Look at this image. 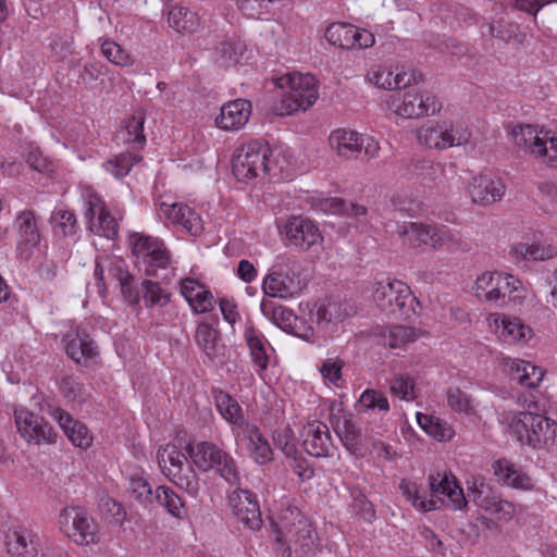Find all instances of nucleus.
Listing matches in <instances>:
<instances>
[{
  "mask_svg": "<svg viewBox=\"0 0 557 557\" xmlns=\"http://www.w3.org/2000/svg\"><path fill=\"white\" fill-rule=\"evenodd\" d=\"M146 114L144 110H136L131 117L125 121V129L127 133L126 141L144 145L146 136L144 134Z\"/></svg>",
  "mask_w": 557,
  "mask_h": 557,
  "instance_id": "c03bdc74",
  "label": "nucleus"
},
{
  "mask_svg": "<svg viewBox=\"0 0 557 557\" xmlns=\"http://www.w3.org/2000/svg\"><path fill=\"white\" fill-rule=\"evenodd\" d=\"M49 414L59 423L64 434L77 447L88 448L92 437L85 424L74 420L73 417L60 407H50Z\"/></svg>",
  "mask_w": 557,
  "mask_h": 557,
  "instance_id": "ddd939ff",
  "label": "nucleus"
},
{
  "mask_svg": "<svg viewBox=\"0 0 557 557\" xmlns=\"http://www.w3.org/2000/svg\"><path fill=\"white\" fill-rule=\"evenodd\" d=\"M540 137L536 128L531 124L517 125L512 128L510 136L517 147L533 156L546 152L547 135Z\"/></svg>",
  "mask_w": 557,
  "mask_h": 557,
  "instance_id": "6ab92c4d",
  "label": "nucleus"
},
{
  "mask_svg": "<svg viewBox=\"0 0 557 557\" xmlns=\"http://www.w3.org/2000/svg\"><path fill=\"white\" fill-rule=\"evenodd\" d=\"M529 447L557 454V422L542 414L534 435L529 436Z\"/></svg>",
  "mask_w": 557,
  "mask_h": 557,
  "instance_id": "4be33fe9",
  "label": "nucleus"
},
{
  "mask_svg": "<svg viewBox=\"0 0 557 557\" xmlns=\"http://www.w3.org/2000/svg\"><path fill=\"white\" fill-rule=\"evenodd\" d=\"M233 515L250 530L262 527L261 511L255 494L247 490H235L228 495Z\"/></svg>",
  "mask_w": 557,
  "mask_h": 557,
  "instance_id": "9d476101",
  "label": "nucleus"
},
{
  "mask_svg": "<svg viewBox=\"0 0 557 557\" xmlns=\"http://www.w3.org/2000/svg\"><path fill=\"white\" fill-rule=\"evenodd\" d=\"M66 355L77 364L89 367L98 357V347L92 338L79 330L70 331L64 336Z\"/></svg>",
  "mask_w": 557,
  "mask_h": 557,
  "instance_id": "9b49d317",
  "label": "nucleus"
},
{
  "mask_svg": "<svg viewBox=\"0 0 557 557\" xmlns=\"http://www.w3.org/2000/svg\"><path fill=\"white\" fill-rule=\"evenodd\" d=\"M131 243L133 246V252L138 258H141L143 261L147 259V257L151 256L158 247H161L163 244L158 238H153L151 236L138 235L134 234L131 237Z\"/></svg>",
  "mask_w": 557,
  "mask_h": 557,
  "instance_id": "5fc2aeb1",
  "label": "nucleus"
},
{
  "mask_svg": "<svg viewBox=\"0 0 557 557\" xmlns=\"http://www.w3.org/2000/svg\"><path fill=\"white\" fill-rule=\"evenodd\" d=\"M372 296L377 308L386 315L405 320L414 312L416 297L410 287L401 281L376 282Z\"/></svg>",
  "mask_w": 557,
  "mask_h": 557,
  "instance_id": "7ed1b4c3",
  "label": "nucleus"
},
{
  "mask_svg": "<svg viewBox=\"0 0 557 557\" xmlns=\"http://www.w3.org/2000/svg\"><path fill=\"white\" fill-rule=\"evenodd\" d=\"M417 339V332L413 327L394 325L383 334V344L389 348H400Z\"/></svg>",
  "mask_w": 557,
  "mask_h": 557,
  "instance_id": "ea45409f",
  "label": "nucleus"
},
{
  "mask_svg": "<svg viewBox=\"0 0 557 557\" xmlns=\"http://www.w3.org/2000/svg\"><path fill=\"white\" fill-rule=\"evenodd\" d=\"M518 382L527 387H535L543 379V372L540 368L530 362L520 361L515 369Z\"/></svg>",
  "mask_w": 557,
  "mask_h": 557,
  "instance_id": "3c124183",
  "label": "nucleus"
},
{
  "mask_svg": "<svg viewBox=\"0 0 557 557\" xmlns=\"http://www.w3.org/2000/svg\"><path fill=\"white\" fill-rule=\"evenodd\" d=\"M251 102L246 99H236L222 106L216 116L218 127L224 131H236L243 127L251 114Z\"/></svg>",
  "mask_w": 557,
  "mask_h": 557,
  "instance_id": "2eb2a0df",
  "label": "nucleus"
},
{
  "mask_svg": "<svg viewBox=\"0 0 557 557\" xmlns=\"http://www.w3.org/2000/svg\"><path fill=\"white\" fill-rule=\"evenodd\" d=\"M168 21L177 33H194L199 25L197 14L183 7H173L169 11Z\"/></svg>",
  "mask_w": 557,
  "mask_h": 557,
  "instance_id": "473e14b6",
  "label": "nucleus"
},
{
  "mask_svg": "<svg viewBox=\"0 0 557 557\" xmlns=\"http://www.w3.org/2000/svg\"><path fill=\"white\" fill-rule=\"evenodd\" d=\"M112 276L119 282L121 293L125 301L135 306L140 301V292L137 287L135 276L121 265L111 268Z\"/></svg>",
  "mask_w": 557,
  "mask_h": 557,
  "instance_id": "2f4dec72",
  "label": "nucleus"
},
{
  "mask_svg": "<svg viewBox=\"0 0 557 557\" xmlns=\"http://www.w3.org/2000/svg\"><path fill=\"white\" fill-rule=\"evenodd\" d=\"M430 487L435 496L443 495L447 497L454 509H463L468 504L462 488L457 484L454 478L450 479L444 475L440 479V474L437 478L430 476Z\"/></svg>",
  "mask_w": 557,
  "mask_h": 557,
  "instance_id": "b1692460",
  "label": "nucleus"
},
{
  "mask_svg": "<svg viewBox=\"0 0 557 557\" xmlns=\"http://www.w3.org/2000/svg\"><path fill=\"white\" fill-rule=\"evenodd\" d=\"M14 420L20 435L29 444L51 445L57 443L58 434L49 422L26 408L14 411Z\"/></svg>",
  "mask_w": 557,
  "mask_h": 557,
  "instance_id": "39448f33",
  "label": "nucleus"
},
{
  "mask_svg": "<svg viewBox=\"0 0 557 557\" xmlns=\"http://www.w3.org/2000/svg\"><path fill=\"white\" fill-rule=\"evenodd\" d=\"M262 289L270 297L290 298L297 293L294 281L286 274L272 271L262 282Z\"/></svg>",
  "mask_w": 557,
  "mask_h": 557,
  "instance_id": "bb28decb",
  "label": "nucleus"
},
{
  "mask_svg": "<svg viewBox=\"0 0 557 557\" xmlns=\"http://www.w3.org/2000/svg\"><path fill=\"white\" fill-rule=\"evenodd\" d=\"M245 338L253 363L259 368V371L267 370L269 358L265 351V339L263 335L258 333L255 327L250 326L245 332Z\"/></svg>",
  "mask_w": 557,
  "mask_h": 557,
  "instance_id": "c9c22d12",
  "label": "nucleus"
},
{
  "mask_svg": "<svg viewBox=\"0 0 557 557\" xmlns=\"http://www.w3.org/2000/svg\"><path fill=\"white\" fill-rule=\"evenodd\" d=\"M245 51V46L240 41H222L215 49L214 61L222 67H231L238 63Z\"/></svg>",
  "mask_w": 557,
  "mask_h": 557,
  "instance_id": "4c0bfd02",
  "label": "nucleus"
},
{
  "mask_svg": "<svg viewBox=\"0 0 557 557\" xmlns=\"http://www.w3.org/2000/svg\"><path fill=\"white\" fill-rule=\"evenodd\" d=\"M273 443L276 448L282 450V453L290 458L296 456L299 451L297 449L296 438L292 430L284 429L280 431H275L273 434Z\"/></svg>",
  "mask_w": 557,
  "mask_h": 557,
  "instance_id": "4d7b16f0",
  "label": "nucleus"
},
{
  "mask_svg": "<svg viewBox=\"0 0 557 557\" xmlns=\"http://www.w3.org/2000/svg\"><path fill=\"white\" fill-rule=\"evenodd\" d=\"M59 387L62 395L71 400L77 399L84 392V384L74 375L63 376L60 381Z\"/></svg>",
  "mask_w": 557,
  "mask_h": 557,
  "instance_id": "680f3d73",
  "label": "nucleus"
},
{
  "mask_svg": "<svg viewBox=\"0 0 557 557\" xmlns=\"http://www.w3.org/2000/svg\"><path fill=\"white\" fill-rule=\"evenodd\" d=\"M493 469L495 475L508 486L521 490L533 488L531 476L521 467L507 459L494 461Z\"/></svg>",
  "mask_w": 557,
  "mask_h": 557,
  "instance_id": "412c9836",
  "label": "nucleus"
},
{
  "mask_svg": "<svg viewBox=\"0 0 557 557\" xmlns=\"http://www.w3.org/2000/svg\"><path fill=\"white\" fill-rule=\"evenodd\" d=\"M89 231L95 235L114 239L119 233V224L107 208L104 212L98 216L96 223H91Z\"/></svg>",
  "mask_w": 557,
  "mask_h": 557,
  "instance_id": "09e8293b",
  "label": "nucleus"
},
{
  "mask_svg": "<svg viewBox=\"0 0 557 557\" xmlns=\"http://www.w3.org/2000/svg\"><path fill=\"white\" fill-rule=\"evenodd\" d=\"M468 190L474 203L488 206L504 197L506 187L500 180L480 175L472 178Z\"/></svg>",
  "mask_w": 557,
  "mask_h": 557,
  "instance_id": "4468645a",
  "label": "nucleus"
},
{
  "mask_svg": "<svg viewBox=\"0 0 557 557\" xmlns=\"http://www.w3.org/2000/svg\"><path fill=\"white\" fill-rule=\"evenodd\" d=\"M410 166H412V175H420L423 181L428 182H436L444 174L442 164L433 163L431 161L412 159L410 161Z\"/></svg>",
  "mask_w": 557,
  "mask_h": 557,
  "instance_id": "8fccbe9b",
  "label": "nucleus"
},
{
  "mask_svg": "<svg viewBox=\"0 0 557 557\" xmlns=\"http://www.w3.org/2000/svg\"><path fill=\"white\" fill-rule=\"evenodd\" d=\"M102 54L113 64L128 66L133 64L131 55L119 44L104 40L101 45Z\"/></svg>",
  "mask_w": 557,
  "mask_h": 557,
  "instance_id": "864d4df0",
  "label": "nucleus"
},
{
  "mask_svg": "<svg viewBox=\"0 0 557 557\" xmlns=\"http://www.w3.org/2000/svg\"><path fill=\"white\" fill-rule=\"evenodd\" d=\"M536 408L537 405L531 401L527 409L513 416L509 423L510 431L522 445L529 446V436H533L536 431L537 422L542 416V413L533 411Z\"/></svg>",
  "mask_w": 557,
  "mask_h": 557,
  "instance_id": "a211bd4d",
  "label": "nucleus"
},
{
  "mask_svg": "<svg viewBox=\"0 0 557 557\" xmlns=\"http://www.w3.org/2000/svg\"><path fill=\"white\" fill-rule=\"evenodd\" d=\"M519 26L515 23L497 21L488 25V33L492 37L499 38L504 41H510L517 36Z\"/></svg>",
  "mask_w": 557,
  "mask_h": 557,
  "instance_id": "69168bd1",
  "label": "nucleus"
},
{
  "mask_svg": "<svg viewBox=\"0 0 557 557\" xmlns=\"http://www.w3.org/2000/svg\"><path fill=\"white\" fill-rule=\"evenodd\" d=\"M213 301L212 293L202 286L198 293L195 294L194 299L189 305L197 313H203L213 308Z\"/></svg>",
  "mask_w": 557,
  "mask_h": 557,
  "instance_id": "774afa93",
  "label": "nucleus"
},
{
  "mask_svg": "<svg viewBox=\"0 0 557 557\" xmlns=\"http://www.w3.org/2000/svg\"><path fill=\"white\" fill-rule=\"evenodd\" d=\"M502 324V335L508 341L520 342L532 336L531 327L523 324L519 318L504 317Z\"/></svg>",
  "mask_w": 557,
  "mask_h": 557,
  "instance_id": "a19ab883",
  "label": "nucleus"
},
{
  "mask_svg": "<svg viewBox=\"0 0 557 557\" xmlns=\"http://www.w3.org/2000/svg\"><path fill=\"white\" fill-rule=\"evenodd\" d=\"M195 339L211 362H223L225 346L221 343L218 330L210 326L207 322H201L197 326Z\"/></svg>",
  "mask_w": 557,
  "mask_h": 557,
  "instance_id": "f3484780",
  "label": "nucleus"
},
{
  "mask_svg": "<svg viewBox=\"0 0 557 557\" xmlns=\"http://www.w3.org/2000/svg\"><path fill=\"white\" fill-rule=\"evenodd\" d=\"M141 160L140 156L132 153H121L114 160H109L104 163V168L115 177L126 176L134 164Z\"/></svg>",
  "mask_w": 557,
  "mask_h": 557,
  "instance_id": "49530a36",
  "label": "nucleus"
},
{
  "mask_svg": "<svg viewBox=\"0 0 557 557\" xmlns=\"http://www.w3.org/2000/svg\"><path fill=\"white\" fill-rule=\"evenodd\" d=\"M166 476L181 490L186 491L189 495L196 496L199 491L198 476L189 463L184 467L178 466L177 469H169Z\"/></svg>",
  "mask_w": 557,
  "mask_h": 557,
  "instance_id": "c756f323",
  "label": "nucleus"
},
{
  "mask_svg": "<svg viewBox=\"0 0 557 557\" xmlns=\"http://www.w3.org/2000/svg\"><path fill=\"white\" fill-rule=\"evenodd\" d=\"M447 404L457 412L468 413L471 411L470 399L468 395L459 388H449L447 391Z\"/></svg>",
  "mask_w": 557,
  "mask_h": 557,
  "instance_id": "0e129e2a",
  "label": "nucleus"
},
{
  "mask_svg": "<svg viewBox=\"0 0 557 557\" xmlns=\"http://www.w3.org/2000/svg\"><path fill=\"white\" fill-rule=\"evenodd\" d=\"M211 393L220 414L231 424L242 425L244 423V413L237 400L228 393L219 388H212Z\"/></svg>",
  "mask_w": 557,
  "mask_h": 557,
  "instance_id": "a878e982",
  "label": "nucleus"
},
{
  "mask_svg": "<svg viewBox=\"0 0 557 557\" xmlns=\"http://www.w3.org/2000/svg\"><path fill=\"white\" fill-rule=\"evenodd\" d=\"M354 25L333 23L325 29L326 40L343 49H350Z\"/></svg>",
  "mask_w": 557,
  "mask_h": 557,
  "instance_id": "79ce46f5",
  "label": "nucleus"
},
{
  "mask_svg": "<svg viewBox=\"0 0 557 557\" xmlns=\"http://www.w3.org/2000/svg\"><path fill=\"white\" fill-rule=\"evenodd\" d=\"M359 405L363 410L388 411L389 404L387 398L381 392L375 389H366L359 397Z\"/></svg>",
  "mask_w": 557,
  "mask_h": 557,
  "instance_id": "6e6d98bb",
  "label": "nucleus"
},
{
  "mask_svg": "<svg viewBox=\"0 0 557 557\" xmlns=\"http://www.w3.org/2000/svg\"><path fill=\"white\" fill-rule=\"evenodd\" d=\"M331 444V434L326 424H308L302 445L309 455L324 457L327 455Z\"/></svg>",
  "mask_w": 557,
  "mask_h": 557,
  "instance_id": "5701e85b",
  "label": "nucleus"
},
{
  "mask_svg": "<svg viewBox=\"0 0 557 557\" xmlns=\"http://www.w3.org/2000/svg\"><path fill=\"white\" fill-rule=\"evenodd\" d=\"M414 383L407 375H398L391 383V392L401 399H412Z\"/></svg>",
  "mask_w": 557,
  "mask_h": 557,
  "instance_id": "e2e57ef3",
  "label": "nucleus"
},
{
  "mask_svg": "<svg viewBox=\"0 0 557 557\" xmlns=\"http://www.w3.org/2000/svg\"><path fill=\"white\" fill-rule=\"evenodd\" d=\"M333 430L343 445L355 456H362L361 431L351 414H343V420L335 414L330 417Z\"/></svg>",
  "mask_w": 557,
  "mask_h": 557,
  "instance_id": "dca6fc26",
  "label": "nucleus"
},
{
  "mask_svg": "<svg viewBox=\"0 0 557 557\" xmlns=\"http://www.w3.org/2000/svg\"><path fill=\"white\" fill-rule=\"evenodd\" d=\"M276 86L287 88L272 107L274 114L284 116L306 111L318 99L317 81L310 74L290 73L276 79Z\"/></svg>",
  "mask_w": 557,
  "mask_h": 557,
  "instance_id": "f257e3e1",
  "label": "nucleus"
},
{
  "mask_svg": "<svg viewBox=\"0 0 557 557\" xmlns=\"http://www.w3.org/2000/svg\"><path fill=\"white\" fill-rule=\"evenodd\" d=\"M107 209L104 201L97 195H89L85 201L84 216L88 228L90 230L91 223H96Z\"/></svg>",
  "mask_w": 557,
  "mask_h": 557,
  "instance_id": "052dcab7",
  "label": "nucleus"
},
{
  "mask_svg": "<svg viewBox=\"0 0 557 557\" xmlns=\"http://www.w3.org/2000/svg\"><path fill=\"white\" fill-rule=\"evenodd\" d=\"M398 101L400 103L396 104L395 112L408 119L434 114L441 110V103L430 95L422 96L408 91Z\"/></svg>",
  "mask_w": 557,
  "mask_h": 557,
  "instance_id": "f8f14e48",
  "label": "nucleus"
},
{
  "mask_svg": "<svg viewBox=\"0 0 557 557\" xmlns=\"http://www.w3.org/2000/svg\"><path fill=\"white\" fill-rule=\"evenodd\" d=\"M502 272H484L476 281V296L487 302H499V280Z\"/></svg>",
  "mask_w": 557,
  "mask_h": 557,
  "instance_id": "f704fd0d",
  "label": "nucleus"
},
{
  "mask_svg": "<svg viewBox=\"0 0 557 557\" xmlns=\"http://www.w3.org/2000/svg\"><path fill=\"white\" fill-rule=\"evenodd\" d=\"M5 545L10 557H44L41 536L24 525L9 529Z\"/></svg>",
  "mask_w": 557,
  "mask_h": 557,
  "instance_id": "6e6552de",
  "label": "nucleus"
},
{
  "mask_svg": "<svg viewBox=\"0 0 557 557\" xmlns=\"http://www.w3.org/2000/svg\"><path fill=\"white\" fill-rule=\"evenodd\" d=\"M154 498L173 517L177 519L187 517L184 500L171 487L165 485L158 486Z\"/></svg>",
  "mask_w": 557,
  "mask_h": 557,
  "instance_id": "c85d7f7f",
  "label": "nucleus"
},
{
  "mask_svg": "<svg viewBox=\"0 0 557 557\" xmlns=\"http://www.w3.org/2000/svg\"><path fill=\"white\" fill-rule=\"evenodd\" d=\"M509 253L517 262L521 260L544 261L550 259L556 251L552 246L519 244L513 246Z\"/></svg>",
  "mask_w": 557,
  "mask_h": 557,
  "instance_id": "72a5a7b5",
  "label": "nucleus"
},
{
  "mask_svg": "<svg viewBox=\"0 0 557 557\" xmlns=\"http://www.w3.org/2000/svg\"><path fill=\"white\" fill-rule=\"evenodd\" d=\"M285 246L307 251L310 248L321 245L323 236L318 225L302 216H292L284 225Z\"/></svg>",
  "mask_w": 557,
  "mask_h": 557,
  "instance_id": "423d86ee",
  "label": "nucleus"
},
{
  "mask_svg": "<svg viewBox=\"0 0 557 557\" xmlns=\"http://www.w3.org/2000/svg\"><path fill=\"white\" fill-rule=\"evenodd\" d=\"M16 232V252L20 259L28 261L40 243V232L33 210H23L17 213L13 222Z\"/></svg>",
  "mask_w": 557,
  "mask_h": 557,
  "instance_id": "0eeeda50",
  "label": "nucleus"
},
{
  "mask_svg": "<svg viewBox=\"0 0 557 557\" xmlns=\"http://www.w3.org/2000/svg\"><path fill=\"white\" fill-rule=\"evenodd\" d=\"M366 140H369V137L347 129H336L330 135L331 146L339 156L347 159L356 158L361 152Z\"/></svg>",
  "mask_w": 557,
  "mask_h": 557,
  "instance_id": "aec40b11",
  "label": "nucleus"
},
{
  "mask_svg": "<svg viewBox=\"0 0 557 557\" xmlns=\"http://www.w3.org/2000/svg\"><path fill=\"white\" fill-rule=\"evenodd\" d=\"M352 508L366 522H373L376 518L373 504L359 488L351 490Z\"/></svg>",
  "mask_w": 557,
  "mask_h": 557,
  "instance_id": "603ef678",
  "label": "nucleus"
},
{
  "mask_svg": "<svg viewBox=\"0 0 557 557\" xmlns=\"http://www.w3.org/2000/svg\"><path fill=\"white\" fill-rule=\"evenodd\" d=\"M141 287L144 289L143 298L145 300L146 307H163L170 301V294L163 290L159 283L152 282L150 280H144L141 282Z\"/></svg>",
  "mask_w": 557,
  "mask_h": 557,
  "instance_id": "a18cd8bd",
  "label": "nucleus"
},
{
  "mask_svg": "<svg viewBox=\"0 0 557 557\" xmlns=\"http://www.w3.org/2000/svg\"><path fill=\"white\" fill-rule=\"evenodd\" d=\"M71 537L76 544L87 545L95 542L96 532L94 521L88 515L79 508L77 519L71 524Z\"/></svg>",
  "mask_w": 557,
  "mask_h": 557,
  "instance_id": "e433bc0d",
  "label": "nucleus"
},
{
  "mask_svg": "<svg viewBox=\"0 0 557 557\" xmlns=\"http://www.w3.org/2000/svg\"><path fill=\"white\" fill-rule=\"evenodd\" d=\"M127 492L132 498L141 505L151 504L153 500L152 487L144 478L131 476Z\"/></svg>",
  "mask_w": 557,
  "mask_h": 557,
  "instance_id": "de8ad7c7",
  "label": "nucleus"
},
{
  "mask_svg": "<svg viewBox=\"0 0 557 557\" xmlns=\"http://www.w3.org/2000/svg\"><path fill=\"white\" fill-rule=\"evenodd\" d=\"M271 156L272 150L267 143L251 140L236 149L232 161L233 173L240 182L271 175L274 171Z\"/></svg>",
  "mask_w": 557,
  "mask_h": 557,
  "instance_id": "f03ea898",
  "label": "nucleus"
},
{
  "mask_svg": "<svg viewBox=\"0 0 557 557\" xmlns=\"http://www.w3.org/2000/svg\"><path fill=\"white\" fill-rule=\"evenodd\" d=\"M144 263L147 264L145 272L148 276H156L157 269H165L170 263V252L165 248L164 244H162L161 247H158L151 256L147 257V259L144 260Z\"/></svg>",
  "mask_w": 557,
  "mask_h": 557,
  "instance_id": "bf43d9fd",
  "label": "nucleus"
},
{
  "mask_svg": "<svg viewBox=\"0 0 557 557\" xmlns=\"http://www.w3.org/2000/svg\"><path fill=\"white\" fill-rule=\"evenodd\" d=\"M50 224L55 234L63 236H75L79 230L75 213L65 209L53 210Z\"/></svg>",
  "mask_w": 557,
  "mask_h": 557,
  "instance_id": "58836bf2",
  "label": "nucleus"
},
{
  "mask_svg": "<svg viewBox=\"0 0 557 557\" xmlns=\"http://www.w3.org/2000/svg\"><path fill=\"white\" fill-rule=\"evenodd\" d=\"M498 287L499 302H495V305L502 307L507 304V298L511 299V295L522 288V281L511 274L502 272Z\"/></svg>",
  "mask_w": 557,
  "mask_h": 557,
  "instance_id": "13d9d810",
  "label": "nucleus"
},
{
  "mask_svg": "<svg viewBox=\"0 0 557 557\" xmlns=\"http://www.w3.org/2000/svg\"><path fill=\"white\" fill-rule=\"evenodd\" d=\"M401 494L407 498L411 505L422 512H428L436 509V502L433 499L423 498L418 491L414 483L403 480L399 484Z\"/></svg>",
  "mask_w": 557,
  "mask_h": 557,
  "instance_id": "37998d69",
  "label": "nucleus"
},
{
  "mask_svg": "<svg viewBox=\"0 0 557 557\" xmlns=\"http://www.w3.org/2000/svg\"><path fill=\"white\" fill-rule=\"evenodd\" d=\"M404 234L408 235L409 242L412 246H430L436 247L438 230L431 225L420 223H409L404 227Z\"/></svg>",
  "mask_w": 557,
  "mask_h": 557,
  "instance_id": "7c9ffc66",
  "label": "nucleus"
},
{
  "mask_svg": "<svg viewBox=\"0 0 557 557\" xmlns=\"http://www.w3.org/2000/svg\"><path fill=\"white\" fill-rule=\"evenodd\" d=\"M261 311L283 331L300 336L296 326L297 322H301V320L292 310L283 306H275L270 300H262Z\"/></svg>",
  "mask_w": 557,
  "mask_h": 557,
  "instance_id": "393cba45",
  "label": "nucleus"
},
{
  "mask_svg": "<svg viewBox=\"0 0 557 557\" xmlns=\"http://www.w3.org/2000/svg\"><path fill=\"white\" fill-rule=\"evenodd\" d=\"M471 133L468 128L447 129L438 124L422 126L417 132L420 144L443 150L453 146H460L469 141Z\"/></svg>",
  "mask_w": 557,
  "mask_h": 557,
  "instance_id": "1a4fd4ad",
  "label": "nucleus"
},
{
  "mask_svg": "<svg viewBox=\"0 0 557 557\" xmlns=\"http://www.w3.org/2000/svg\"><path fill=\"white\" fill-rule=\"evenodd\" d=\"M187 450L200 470L214 471L230 484H238L240 476L234 458L212 442L202 441L195 447L188 445Z\"/></svg>",
  "mask_w": 557,
  "mask_h": 557,
  "instance_id": "20e7f679",
  "label": "nucleus"
},
{
  "mask_svg": "<svg viewBox=\"0 0 557 557\" xmlns=\"http://www.w3.org/2000/svg\"><path fill=\"white\" fill-rule=\"evenodd\" d=\"M435 248H447L449 250H468V245L448 231L438 230Z\"/></svg>",
  "mask_w": 557,
  "mask_h": 557,
  "instance_id": "338daca9",
  "label": "nucleus"
},
{
  "mask_svg": "<svg viewBox=\"0 0 557 557\" xmlns=\"http://www.w3.org/2000/svg\"><path fill=\"white\" fill-rule=\"evenodd\" d=\"M248 449L252 459L259 465H265L273 458L269 442L260 433L256 425H247Z\"/></svg>",
  "mask_w": 557,
  "mask_h": 557,
  "instance_id": "cd10ccee",
  "label": "nucleus"
}]
</instances>
